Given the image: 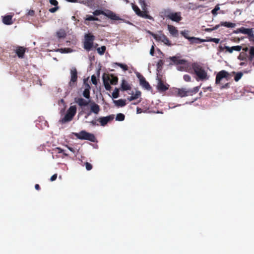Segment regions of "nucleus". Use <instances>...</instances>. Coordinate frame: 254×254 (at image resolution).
I'll return each instance as SVG.
<instances>
[{"label": "nucleus", "instance_id": "f257e3e1", "mask_svg": "<svg viewBox=\"0 0 254 254\" xmlns=\"http://www.w3.org/2000/svg\"><path fill=\"white\" fill-rule=\"evenodd\" d=\"M169 59L173 62L175 64L178 65L177 67L178 70L180 71H188L190 69V64L185 60L179 59L177 57H170Z\"/></svg>", "mask_w": 254, "mask_h": 254}, {"label": "nucleus", "instance_id": "f03ea898", "mask_svg": "<svg viewBox=\"0 0 254 254\" xmlns=\"http://www.w3.org/2000/svg\"><path fill=\"white\" fill-rule=\"evenodd\" d=\"M146 0H139L142 11H141L137 6L133 3L131 4L132 8L138 16L148 19H152V17L147 14Z\"/></svg>", "mask_w": 254, "mask_h": 254}, {"label": "nucleus", "instance_id": "7ed1b4c3", "mask_svg": "<svg viewBox=\"0 0 254 254\" xmlns=\"http://www.w3.org/2000/svg\"><path fill=\"white\" fill-rule=\"evenodd\" d=\"M93 14L94 16H98L100 14H103L111 19L115 20H118L120 19L119 16L109 10L103 11L101 10L97 9L93 12Z\"/></svg>", "mask_w": 254, "mask_h": 254}, {"label": "nucleus", "instance_id": "20e7f679", "mask_svg": "<svg viewBox=\"0 0 254 254\" xmlns=\"http://www.w3.org/2000/svg\"><path fill=\"white\" fill-rule=\"evenodd\" d=\"M73 134L77 138L80 139L88 140L92 142H94L95 140V137L93 134L84 130L81 131L79 133H74Z\"/></svg>", "mask_w": 254, "mask_h": 254}, {"label": "nucleus", "instance_id": "39448f33", "mask_svg": "<svg viewBox=\"0 0 254 254\" xmlns=\"http://www.w3.org/2000/svg\"><path fill=\"white\" fill-rule=\"evenodd\" d=\"M192 67L197 76L201 80L207 79V75L206 71L200 66L194 64Z\"/></svg>", "mask_w": 254, "mask_h": 254}, {"label": "nucleus", "instance_id": "423d86ee", "mask_svg": "<svg viewBox=\"0 0 254 254\" xmlns=\"http://www.w3.org/2000/svg\"><path fill=\"white\" fill-rule=\"evenodd\" d=\"M76 112V108L75 106H72L67 110L64 117L61 120L62 123L70 121Z\"/></svg>", "mask_w": 254, "mask_h": 254}, {"label": "nucleus", "instance_id": "0eeeda50", "mask_svg": "<svg viewBox=\"0 0 254 254\" xmlns=\"http://www.w3.org/2000/svg\"><path fill=\"white\" fill-rule=\"evenodd\" d=\"M152 36L156 41L162 42L164 44L169 46H171V43L167 37L161 32H159L158 34H152Z\"/></svg>", "mask_w": 254, "mask_h": 254}, {"label": "nucleus", "instance_id": "6e6552de", "mask_svg": "<svg viewBox=\"0 0 254 254\" xmlns=\"http://www.w3.org/2000/svg\"><path fill=\"white\" fill-rule=\"evenodd\" d=\"M94 36L90 34H86L84 42V48L87 51H90L93 46V41Z\"/></svg>", "mask_w": 254, "mask_h": 254}, {"label": "nucleus", "instance_id": "1a4fd4ad", "mask_svg": "<svg viewBox=\"0 0 254 254\" xmlns=\"http://www.w3.org/2000/svg\"><path fill=\"white\" fill-rule=\"evenodd\" d=\"M77 71L75 68H72L70 70V80L69 82V85L72 87L74 85L77 80Z\"/></svg>", "mask_w": 254, "mask_h": 254}, {"label": "nucleus", "instance_id": "9d476101", "mask_svg": "<svg viewBox=\"0 0 254 254\" xmlns=\"http://www.w3.org/2000/svg\"><path fill=\"white\" fill-rule=\"evenodd\" d=\"M229 75V73L225 70H223L219 71L216 75V81H215L216 84H219L220 83L221 80L223 78L227 77Z\"/></svg>", "mask_w": 254, "mask_h": 254}, {"label": "nucleus", "instance_id": "9b49d317", "mask_svg": "<svg viewBox=\"0 0 254 254\" xmlns=\"http://www.w3.org/2000/svg\"><path fill=\"white\" fill-rule=\"evenodd\" d=\"M167 17L172 21L179 22L181 20L180 12H171L167 15Z\"/></svg>", "mask_w": 254, "mask_h": 254}, {"label": "nucleus", "instance_id": "f8f14e48", "mask_svg": "<svg viewBox=\"0 0 254 254\" xmlns=\"http://www.w3.org/2000/svg\"><path fill=\"white\" fill-rule=\"evenodd\" d=\"M114 119L113 116H109L104 117H101L97 119V121L100 123L102 126H105L109 122Z\"/></svg>", "mask_w": 254, "mask_h": 254}, {"label": "nucleus", "instance_id": "ddd939ff", "mask_svg": "<svg viewBox=\"0 0 254 254\" xmlns=\"http://www.w3.org/2000/svg\"><path fill=\"white\" fill-rule=\"evenodd\" d=\"M225 49L226 50L227 52H228L230 54L233 53L234 51L239 52L242 49V47L241 46H235L233 47H229L227 46H225Z\"/></svg>", "mask_w": 254, "mask_h": 254}, {"label": "nucleus", "instance_id": "4468645a", "mask_svg": "<svg viewBox=\"0 0 254 254\" xmlns=\"http://www.w3.org/2000/svg\"><path fill=\"white\" fill-rule=\"evenodd\" d=\"M168 30L170 34L173 37H177L179 35V32L176 28L172 25H168Z\"/></svg>", "mask_w": 254, "mask_h": 254}, {"label": "nucleus", "instance_id": "2eb2a0df", "mask_svg": "<svg viewBox=\"0 0 254 254\" xmlns=\"http://www.w3.org/2000/svg\"><path fill=\"white\" fill-rule=\"evenodd\" d=\"M140 85L145 89L149 90L150 89V85L145 80V78L142 76H139Z\"/></svg>", "mask_w": 254, "mask_h": 254}, {"label": "nucleus", "instance_id": "dca6fc26", "mask_svg": "<svg viewBox=\"0 0 254 254\" xmlns=\"http://www.w3.org/2000/svg\"><path fill=\"white\" fill-rule=\"evenodd\" d=\"M241 33L244 34H247L249 36L253 35V29L252 28H246L244 27H241L240 30Z\"/></svg>", "mask_w": 254, "mask_h": 254}, {"label": "nucleus", "instance_id": "f3484780", "mask_svg": "<svg viewBox=\"0 0 254 254\" xmlns=\"http://www.w3.org/2000/svg\"><path fill=\"white\" fill-rule=\"evenodd\" d=\"M90 110L91 112L97 115L100 111V108L99 105L93 103L90 105Z\"/></svg>", "mask_w": 254, "mask_h": 254}, {"label": "nucleus", "instance_id": "a211bd4d", "mask_svg": "<svg viewBox=\"0 0 254 254\" xmlns=\"http://www.w3.org/2000/svg\"><path fill=\"white\" fill-rule=\"evenodd\" d=\"M131 96L129 97L127 99L129 101H132L133 100L138 98L141 95V92L139 91H136L135 93L133 92L130 93Z\"/></svg>", "mask_w": 254, "mask_h": 254}, {"label": "nucleus", "instance_id": "6ab92c4d", "mask_svg": "<svg viewBox=\"0 0 254 254\" xmlns=\"http://www.w3.org/2000/svg\"><path fill=\"white\" fill-rule=\"evenodd\" d=\"M25 52V49L22 47H19L16 50V53L18 57L20 58H23L24 53Z\"/></svg>", "mask_w": 254, "mask_h": 254}, {"label": "nucleus", "instance_id": "aec40b11", "mask_svg": "<svg viewBox=\"0 0 254 254\" xmlns=\"http://www.w3.org/2000/svg\"><path fill=\"white\" fill-rule=\"evenodd\" d=\"M121 88L123 91L128 90L130 89V86L125 79L122 80Z\"/></svg>", "mask_w": 254, "mask_h": 254}, {"label": "nucleus", "instance_id": "412c9836", "mask_svg": "<svg viewBox=\"0 0 254 254\" xmlns=\"http://www.w3.org/2000/svg\"><path fill=\"white\" fill-rule=\"evenodd\" d=\"M178 96L183 97L188 95V91L185 88L178 89Z\"/></svg>", "mask_w": 254, "mask_h": 254}, {"label": "nucleus", "instance_id": "4be33fe9", "mask_svg": "<svg viewBox=\"0 0 254 254\" xmlns=\"http://www.w3.org/2000/svg\"><path fill=\"white\" fill-rule=\"evenodd\" d=\"M157 87L159 90L162 91H165L168 89V87L160 80H158Z\"/></svg>", "mask_w": 254, "mask_h": 254}, {"label": "nucleus", "instance_id": "5701e85b", "mask_svg": "<svg viewBox=\"0 0 254 254\" xmlns=\"http://www.w3.org/2000/svg\"><path fill=\"white\" fill-rule=\"evenodd\" d=\"M2 21L6 25H10L12 24V16L11 15L4 16L2 19Z\"/></svg>", "mask_w": 254, "mask_h": 254}, {"label": "nucleus", "instance_id": "b1692460", "mask_svg": "<svg viewBox=\"0 0 254 254\" xmlns=\"http://www.w3.org/2000/svg\"><path fill=\"white\" fill-rule=\"evenodd\" d=\"M220 25L228 28H234L236 26V24L230 22H221Z\"/></svg>", "mask_w": 254, "mask_h": 254}, {"label": "nucleus", "instance_id": "393cba45", "mask_svg": "<svg viewBox=\"0 0 254 254\" xmlns=\"http://www.w3.org/2000/svg\"><path fill=\"white\" fill-rule=\"evenodd\" d=\"M114 103L118 107H123L126 105V100L120 99L118 100H114Z\"/></svg>", "mask_w": 254, "mask_h": 254}, {"label": "nucleus", "instance_id": "a878e982", "mask_svg": "<svg viewBox=\"0 0 254 254\" xmlns=\"http://www.w3.org/2000/svg\"><path fill=\"white\" fill-rule=\"evenodd\" d=\"M190 41L192 43H198L199 42H204L206 41L205 40L201 39L199 38H196V37H190Z\"/></svg>", "mask_w": 254, "mask_h": 254}, {"label": "nucleus", "instance_id": "bb28decb", "mask_svg": "<svg viewBox=\"0 0 254 254\" xmlns=\"http://www.w3.org/2000/svg\"><path fill=\"white\" fill-rule=\"evenodd\" d=\"M76 102L80 106H86L88 104V102L83 98H78L76 100Z\"/></svg>", "mask_w": 254, "mask_h": 254}, {"label": "nucleus", "instance_id": "cd10ccee", "mask_svg": "<svg viewBox=\"0 0 254 254\" xmlns=\"http://www.w3.org/2000/svg\"><path fill=\"white\" fill-rule=\"evenodd\" d=\"M232 73L235 75V80L236 82H238L243 75V73L242 72H236L235 71H233Z\"/></svg>", "mask_w": 254, "mask_h": 254}, {"label": "nucleus", "instance_id": "c85d7f7f", "mask_svg": "<svg viewBox=\"0 0 254 254\" xmlns=\"http://www.w3.org/2000/svg\"><path fill=\"white\" fill-rule=\"evenodd\" d=\"M57 37L59 38H64L65 36V32L63 29H60L56 32Z\"/></svg>", "mask_w": 254, "mask_h": 254}, {"label": "nucleus", "instance_id": "c756f323", "mask_svg": "<svg viewBox=\"0 0 254 254\" xmlns=\"http://www.w3.org/2000/svg\"><path fill=\"white\" fill-rule=\"evenodd\" d=\"M85 21H98L99 19L97 17H94L91 15H86L85 18Z\"/></svg>", "mask_w": 254, "mask_h": 254}, {"label": "nucleus", "instance_id": "7c9ffc66", "mask_svg": "<svg viewBox=\"0 0 254 254\" xmlns=\"http://www.w3.org/2000/svg\"><path fill=\"white\" fill-rule=\"evenodd\" d=\"M115 64L119 66L124 71H126V70H128V67H127V65H126V64L116 63H115Z\"/></svg>", "mask_w": 254, "mask_h": 254}, {"label": "nucleus", "instance_id": "2f4dec72", "mask_svg": "<svg viewBox=\"0 0 254 254\" xmlns=\"http://www.w3.org/2000/svg\"><path fill=\"white\" fill-rule=\"evenodd\" d=\"M103 83H104V85L105 89L107 90H110V89H111V86L110 85V83H109L108 81H106V79H105V77H103Z\"/></svg>", "mask_w": 254, "mask_h": 254}, {"label": "nucleus", "instance_id": "473e14b6", "mask_svg": "<svg viewBox=\"0 0 254 254\" xmlns=\"http://www.w3.org/2000/svg\"><path fill=\"white\" fill-rule=\"evenodd\" d=\"M106 49V47L104 46H103L100 48H97V51L99 55H102L105 53Z\"/></svg>", "mask_w": 254, "mask_h": 254}, {"label": "nucleus", "instance_id": "72a5a7b5", "mask_svg": "<svg viewBox=\"0 0 254 254\" xmlns=\"http://www.w3.org/2000/svg\"><path fill=\"white\" fill-rule=\"evenodd\" d=\"M125 119V116L122 113L118 114L116 117V120L118 121H123Z\"/></svg>", "mask_w": 254, "mask_h": 254}, {"label": "nucleus", "instance_id": "f704fd0d", "mask_svg": "<svg viewBox=\"0 0 254 254\" xmlns=\"http://www.w3.org/2000/svg\"><path fill=\"white\" fill-rule=\"evenodd\" d=\"M58 51L62 53H69L73 52V50L70 48L60 49Z\"/></svg>", "mask_w": 254, "mask_h": 254}, {"label": "nucleus", "instance_id": "c9c22d12", "mask_svg": "<svg viewBox=\"0 0 254 254\" xmlns=\"http://www.w3.org/2000/svg\"><path fill=\"white\" fill-rule=\"evenodd\" d=\"M112 97L114 98H117L119 96V90L116 88L112 94Z\"/></svg>", "mask_w": 254, "mask_h": 254}, {"label": "nucleus", "instance_id": "e433bc0d", "mask_svg": "<svg viewBox=\"0 0 254 254\" xmlns=\"http://www.w3.org/2000/svg\"><path fill=\"white\" fill-rule=\"evenodd\" d=\"M118 82V78L113 76H111L110 78V83L112 84L116 85Z\"/></svg>", "mask_w": 254, "mask_h": 254}, {"label": "nucleus", "instance_id": "4c0bfd02", "mask_svg": "<svg viewBox=\"0 0 254 254\" xmlns=\"http://www.w3.org/2000/svg\"><path fill=\"white\" fill-rule=\"evenodd\" d=\"M83 95L84 97L88 99L90 97V92L89 90H88V89H85L83 93Z\"/></svg>", "mask_w": 254, "mask_h": 254}, {"label": "nucleus", "instance_id": "58836bf2", "mask_svg": "<svg viewBox=\"0 0 254 254\" xmlns=\"http://www.w3.org/2000/svg\"><path fill=\"white\" fill-rule=\"evenodd\" d=\"M219 9H220L219 5V4H217L215 6V8L212 10L211 12L213 15H216L217 14V11H218Z\"/></svg>", "mask_w": 254, "mask_h": 254}, {"label": "nucleus", "instance_id": "ea45409f", "mask_svg": "<svg viewBox=\"0 0 254 254\" xmlns=\"http://www.w3.org/2000/svg\"><path fill=\"white\" fill-rule=\"evenodd\" d=\"M181 34L183 35L186 39L190 40V37L189 36V32L188 31H183L181 32Z\"/></svg>", "mask_w": 254, "mask_h": 254}, {"label": "nucleus", "instance_id": "a19ab883", "mask_svg": "<svg viewBox=\"0 0 254 254\" xmlns=\"http://www.w3.org/2000/svg\"><path fill=\"white\" fill-rule=\"evenodd\" d=\"M207 42H213L216 43H218L220 42V39L218 38H210L208 40H206Z\"/></svg>", "mask_w": 254, "mask_h": 254}, {"label": "nucleus", "instance_id": "79ce46f5", "mask_svg": "<svg viewBox=\"0 0 254 254\" xmlns=\"http://www.w3.org/2000/svg\"><path fill=\"white\" fill-rule=\"evenodd\" d=\"M50 3L55 6H58V2L57 0H49Z\"/></svg>", "mask_w": 254, "mask_h": 254}, {"label": "nucleus", "instance_id": "37998d69", "mask_svg": "<svg viewBox=\"0 0 254 254\" xmlns=\"http://www.w3.org/2000/svg\"><path fill=\"white\" fill-rule=\"evenodd\" d=\"M184 79L186 81H190V79H191V77L190 75H188V74H185L184 76Z\"/></svg>", "mask_w": 254, "mask_h": 254}, {"label": "nucleus", "instance_id": "c03bdc74", "mask_svg": "<svg viewBox=\"0 0 254 254\" xmlns=\"http://www.w3.org/2000/svg\"><path fill=\"white\" fill-rule=\"evenodd\" d=\"M85 167L87 170L89 171L92 169V165L88 162L85 163Z\"/></svg>", "mask_w": 254, "mask_h": 254}, {"label": "nucleus", "instance_id": "a18cd8bd", "mask_svg": "<svg viewBox=\"0 0 254 254\" xmlns=\"http://www.w3.org/2000/svg\"><path fill=\"white\" fill-rule=\"evenodd\" d=\"M59 9L58 6H55V7L50 8L49 11L51 13H54Z\"/></svg>", "mask_w": 254, "mask_h": 254}, {"label": "nucleus", "instance_id": "49530a36", "mask_svg": "<svg viewBox=\"0 0 254 254\" xmlns=\"http://www.w3.org/2000/svg\"><path fill=\"white\" fill-rule=\"evenodd\" d=\"M91 81L93 84H94V85L97 84L96 78L95 75H93L91 76Z\"/></svg>", "mask_w": 254, "mask_h": 254}, {"label": "nucleus", "instance_id": "de8ad7c7", "mask_svg": "<svg viewBox=\"0 0 254 254\" xmlns=\"http://www.w3.org/2000/svg\"><path fill=\"white\" fill-rule=\"evenodd\" d=\"M154 44H153L151 48V49L150 50V55L152 56L154 55Z\"/></svg>", "mask_w": 254, "mask_h": 254}, {"label": "nucleus", "instance_id": "09e8293b", "mask_svg": "<svg viewBox=\"0 0 254 254\" xmlns=\"http://www.w3.org/2000/svg\"><path fill=\"white\" fill-rule=\"evenodd\" d=\"M163 64V62L162 60H160L158 63H157V68H159L160 67H161V66H162V65Z\"/></svg>", "mask_w": 254, "mask_h": 254}, {"label": "nucleus", "instance_id": "8fccbe9b", "mask_svg": "<svg viewBox=\"0 0 254 254\" xmlns=\"http://www.w3.org/2000/svg\"><path fill=\"white\" fill-rule=\"evenodd\" d=\"M250 54L252 57L254 56V47H252L250 48Z\"/></svg>", "mask_w": 254, "mask_h": 254}, {"label": "nucleus", "instance_id": "3c124183", "mask_svg": "<svg viewBox=\"0 0 254 254\" xmlns=\"http://www.w3.org/2000/svg\"><path fill=\"white\" fill-rule=\"evenodd\" d=\"M57 178V175L54 174L50 178V180L52 182L55 181Z\"/></svg>", "mask_w": 254, "mask_h": 254}, {"label": "nucleus", "instance_id": "603ef678", "mask_svg": "<svg viewBox=\"0 0 254 254\" xmlns=\"http://www.w3.org/2000/svg\"><path fill=\"white\" fill-rule=\"evenodd\" d=\"M229 83H226L225 85H222V86H221L220 88L221 89H224V88H229Z\"/></svg>", "mask_w": 254, "mask_h": 254}, {"label": "nucleus", "instance_id": "864d4df0", "mask_svg": "<svg viewBox=\"0 0 254 254\" xmlns=\"http://www.w3.org/2000/svg\"><path fill=\"white\" fill-rule=\"evenodd\" d=\"M103 77H105L106 81H108L109 83H110V77L108 75L104 74L103 75Z\"/></svg>", "mask_w": 254, "mask_h": 254}, {"label": "nucleus", "instance_id": "5fc2aeb1", "mask_svg": "<svg viewBox=\"0 0 254 254\" xmlns=\"http://www.w3.org/2000/svg\"><path fill=\"white\" fill-rule=\"evenodd\" d=\"M244 57H245V56H244V54L243 53H241L240 54V55L239 56L238 58H239V59H240L241 60H243L244 58Z\"/></svg>", "mask_w": 254, "mask_h": 254}, {"label": "nucleus", "instance_id": "6e6d98bb", "mask_svg": "<svg viewBox=\"0 0 254 254\" xmlns=\"http://www.w3.org/2000/svg\"><path fill=\"white\" fill-rule=\"evenodd\" d=\"M57 149L58 150V153H63L64 151L63 149L60 148H57Z\"/></svg>", "mask_w": 254, "mask_h": 254}, {"label": "nucleus", "instance_id": "4d7b16f0", "mask_svg": "<svg viewBox=\"0 0 254 254\" xmlns=\"http://www.w3.org/2000/svg\"><path fill=\"white\" fill-rule=\"evenodd\" d=\"M89 123H90V124L91 125H93V126L98 125V124H96V121H94V120H93V121H92L90 122Z\"/></svg>", "mask_w": 254, "mask_h": 254}, {"label": "nucleus", "instance_id": "13d9d810", "mask_svg": "<svg viewBox=\"0 0 254 254\" xmlns=\"http://www.w3.org/2000/svg\"><path fill=\"white\" fill-rule=\"evenodd\" d=\"M68 150H69L70 151H71L73 153H75V150L71 147H70L68 146L67 145L66 146Z\"/></svg>", "mask_w": 254, "mask_h": 254}, {"label": "nucleus", "instance_id": "bf43d9fd", "mask_svg": "<svg viewBox=\"0 0 254 254\" xmlns=\"http://www.w3.org/2000/svg\"><path fill=\"white\" fill-rule=\"evenodd\" d=\"M84 84H85V89H88V90H89V89L90 88L89 85L88 84H86L85 82H84Z\"/></svg>", "mask_w": 254, "mask_h": 254}, {"label": "nucleus", "instance_id": "052dcab7", "mask_svg": "<svg viewBox=\"0 0 254 254\" xmlns=\"http://www.w3.org/2000/svg\"><path fill=\"white\" fill-rule=\"evenodd\" d=\"M239 30H240V28H238L236 30L234 31V33H235V34H238L239 33H241V31H239Z\"/></svg>", "mask_w": 254, "mask_h": 254}, {"label": "nucleus", "instance_id": "680f3d73", "mask_svg": "<svg viewBox=\"0 0 254 254\" xmlns=\"http://www.w3.org/2000/svg\"><path fill=\"white\" fill-rule=\"evenodd\" d=\"M66 0L68 2H76L77 1V0Z\"/></svg>", "mask_w": 254, "mask_h": 254}, {"label": "nucleus", "instance_id": "e2e57ef3", "mask_svg": "<svg viewBox=\"0 0 254 254\" xmlns=\"http://www.w3.org/2000/svg\"><path fill=\"white\" fill-rule=\"evenodd\" d=\"M35 189H36L37 190H38L39 189V185L38 184H36L35 186Z\"/></svg>", "mask_w": 254, "mask_h": 254}, {"label": "nucleus", "instance_id": "0e129e2a", "mask_svg": "<svg viewBox=\"0 0 254 254\" xmlns=\"http://www.w3.org/2000/svg\"><path fill=\"white\" fill-rule=\"evenodd\" d=\"M219 27V25H216V26H215L213 28V30H216L217 29H218V27Z\"/></svg>", "mask_w": 254, "mask_h": 254}, {"label": "nucleus", "instance_id": "69168bd1", "mask_svg": "<svg viewBox=\"0 0 254 254\" xmlns=\"http://www.w3.org/2000/svg\"><path fill=\"white\" fill-rule=\"evenodd\" d=\"M212 30H213V28H212V29H211V28H206V29H205V31H212Z\"/></svg>", "mask_w": 254, "mask_h": 254}, {"label": "nucleus", "instance_id": "338daca9", "mask_svg": "<svg viewBox=\"0 0 254 254\" xmlns=\"http://www.w3.org/2000/svg\"><path fill=\"white\" fill-rule=\"evenodd\" d=\"M219 48H220V50H222V51H223V50H224V49H225V46H224V47L220 46V47H219Z\"/></svg>", "mask_w": 254, "mask_h": 254}, {"label": "nucleus", "instance_id": "774afa93", "mask_svg": "<svg viewBox=\"0 0 254 254\" xmlns=\"http://www.w3.org/2000/svg\"><path fill=\"white\" fill-rule=\"evenodd\" d=\"M248 50H249V49L247 47L243 49V50H244L245 52L248 51Z\"/></svg>", "mask_w": 254, "mask_h": 254}]
</instances>
